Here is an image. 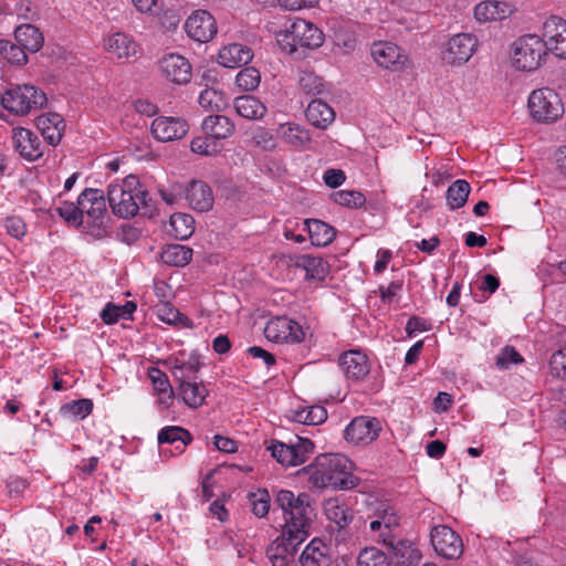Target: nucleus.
Segmentation results:
<instances>
[{
    "mask_svg": "<svg viewBox=\"0 0 566 566\" xmlns=\"http://www.w3.org/2000/svg\"><path fill=\"white\" fill-rule=\"evenodd\" d=\"M547 54L539 35L525 34L513 43L512 65L518 71L533 72L545 62Z\"/></svg>",
    "mask_w": 566,
    "mask_h": 566,
    "instance_id": "nucleus-5",
    "label": "nucleus"
},
{
    "mask_svg": "<svg viewBox=\"0 0 566 566\" xmlns=\"http://www.w3.org/2000/svg\"><path fill=\"white\" fill-rule=\"evenodd\" d=\"M551 374L560 379H566V348L555 352L549 359Z\"/></svg>",
    "mask_w": 566,
    "mask_h": 566,
    "instance_id": "nucleus-57",
    "label": "nucleus"
},
{
    "mask_svg": "<svg viewBox=\"0 0 566 566\" xmlns=\"http://www.w3.org/2000/svg\"><path fill=\"white\" fill-rule=\"evenodd\" d=\"M371 56L380 67L391 72H401L410 66L408 54L392 42L379 41L373 43Z\"/></svg>",
    "mask_w": 566,
    "mask_h": 566,
    "instance_id": "nucleus-9",
    "label": "nucleus"
},
{
    "mask_svg": "<svg viewBox=\"0 0 566 566\" xmlns=\"http://www.w3.org/2000/svg\"><path fill=\"white\" fill-rule=\"evenodd\" d=\"M0 56L11 64L22 65L28 61L27 51L17 42L0 40Z\"/></svg>",
    "mask_w": 566,
    "mask_h": 566,
    "instance_id": "nucleus-46",
    "label": "nucleus"
},
{
    "mask_svg": "<svg viewBox=\"0 0 566 566\" xmlns=\"http://www.w3.org/2000/svg\"><path fill=\"white\" fill-rule=\"evenodd\" d=\"M98 195V189L86 188L77 198V209L81 211L82 220L90 214V203L93 201V197Z\"/></svg>",
    "mask_w": 566,
    "mask_h": 566,
    "instance_id": "nucleus-60",
    "label": "nucleus"
},
{
    "mask_svg": "<svg viewBox=\"0 0 566 566\" xmlns=\"http://www.w3.org/2000/svg\"><path fill=\"white\" fill-rule=\"evenodd\" d=\"M297 83L305 94L318 95L324 90L323 78L312 71H301Z\"/></svg>",
    "mask_w": 566,
    "mask_h": 566,
    "instance_id": "nucleus-49",
    "label": "nucleus"
},
{
    "mask_svg": "<svg viewBox=\"0 0 566 566\" xmlns=\"http://www.w3.org/2000/svg\"><path fill=\"white\" fill-rule=\"evenodd\" d=\"M311 501L310 494H295L290 490H280L274 499V505L282 510L283 531L287 535L293 532L296 541H305L308 536V527L314 516Z\"/></svg>",
    "mask_w": 566,
    "mask_h": 566,
    "instance_id": "nucleus-2",
    "label": "nucleus"
},
{
    "mask_svg": "<svg viewBox=\"0 0 566 566\" xmlns=\"http://www.w3.org/2000/svg\"><path fill=\"white\" fill-rule=\"evenodd\" d=\"M195 231V220L187 213H174L169 220L168 232L177 240L188 239Z\"/></svg>",
    "mask_w": 566,
    "mask_h": 566,
    "instance_id": "nucleus-41",
    "label": "nucleus"
},
{
    "mask_svg": "<svg viewBox=\"0 0 566 566\" xmlns=\"http://www.w3.org/2000/svg\"><path fill=\"white\" fill-rule=\"evenodd\" d=\"M15 41L30 52H38L43 45V35L40 30L32 24H21L14 30Z\"/></svg>",
    "mask_w": 566,
    "mask_h": 566,
    "instance_id": "nucleus-36",
    "label": "nucleus"
},
{
    "mask_svg": "<svg viewBox=\"0 0 566 566\" xmlns=\"http://www.w3.org/2000/svg\"><path fill=\"white\" fill-rule=\"evenodd\" d=\"M48 102L45 93L31 84L13 85L1 94V105L17 116L42 108Z\"/></svg>",
    "mask_w": 566,
    "mask_h": 566,
    "instance_id": "nucleus-3",
    "label": "nucleus"
},
{
    "mask_svg": "<svg viewBox=\"0 0 566 566\" xmlns=\"http://www.w3.org/2000/svg\"><path fill=\"white\" fill-rule=\"evenodd\" d=\"M4 227L11 237L19 240H21L27 233V224L22 218L18 216L7 217L4 220Z\"/></svg>",
    "mask_w": 566,
    "mask_h": 566,
    "instance_id": "nucleus-59",
    "label": "nucleus"
},
{
    "mask_svg": "<svg viewBox=\"0 0 566 566\" xmlns=\"http://www.w3.org/2000/svg\"><path fill=\"white\" fill-rule=\"evenodd\" d=\"M353 462L338 453L319 454L304 467L300 473L307 475L308 483L316 489L334 488L350 490L358 485L359 479L353 474Z\"/></svg>",
    "mask_w": 566,
    "mask_h": 566,
    "instance_id": "nucleus-1",
    "label": "nucleus"
},
{
    "mask_svg": "<svg viewBox=\"0 0 566 566\" xmlns=\"http://www.w3.org/2000/svg\"><path fill=\"white\" fill-rule=\"evenodd\" d=\"M513 7L505 1L486 0L474 8V17L479 22L501 21L510 17Z\"/></svg>",
    "mask_w": 566,
    "mask_h": 566,
    "instance_id": "nucleus-22",
    "label": "nucleus"
},
{
    "mask_svg": "<svg viewBox=\"0 0 566 566\" xmlns=\"http://www.w3.org/2000/svg\"><path fill=\"white\" fill-rule=\"evenodd\" d=\"M523 360L522 355L513 346L507 345L496 356L495 365L500 369H509L512 364H520Z\"/></svg>",
    "mask_w": 566,
    "mask_h": 566,
    "instance_id": "nucleus-56",
    "label": "nucleus"
},
{
    "mask_svg": "<svg viewBox=\"0 0 566 566\" xmlns=\"http://www.w3.org/2000/svg\"><path fill=\"white\" fill-rule=\"evenodd\" d=\"M541 38L547 53L566 60V20L564 18L548 17L543 23Z\"/></svg>",
    "mask_w": 566,
    "mask_h": 566,
    "instance_id": "nucleus-11",
    "label": "nucleus"
},
{
    "mask_svg": "<svg viewBox=\"0 0 566 566\" xmlns=\"http://www.w3.org/2000/svg\"><path fill=\"white\" fill-rule=\"evenodd\" d=\"M338 363L345 377L352 381L363 380L370 370L367 355L358 349H350L343 353Z\"/></svg>",
    "mask_w": 566,
    "mask_h": 566,
    "instance_id": "nucleus-17",
    "label": "nucleus"
},
{
    "mask_svg": "<svg viewBox=\"0 0 566 566\" xmlns=\"http://www.w3.org/2000/svg\"><path fill=\"white\" fill-rule=\"evenodd\" d=\"M252 57L253 53L249 46L241 43H231L220 50L218 62L224 67L235 69L248 64Z\"/></svg>",
    "mask_w": 566,
    "mask_h": 566,
    "instance_id": "nucleus-24",
    "label": "nucleus"
},
{
    "mask_svg": "<svg viewBox=\"0 0 566 566\" xmlns=\"http://www.w3.org/2000/svg\"><path fill=\"white\" fill-rule=\"evenodd\" d=\"M93 410V401L87 398L73 400L71 402L64 403L61 407V412L63 415H71L73 417L84 419L86 418Z\"/></svg>",
    "mask_w": 566,
    "mask_h": 566,
    "instance_id": "nucleus-53",
    "label": "nucleus"
},
{
    "mask_svg": "<svg viewBox=\"0 0 566 566\" xmlns=\"http://www.w3.org/2000/svg\"><path fill=\"white\" fill-rule=\"evenodd\" d=\"M430 541L434 552L446 559H457L463 553V542L459 534L447 525L431 528Z\"/></svg>",
    "mask_w": 566,
    "mask_h": 566,
    "instance_id": "nucleus-10",
    "label": "nucleus"
},
{
    "mask_svg": "<svg viewBox=\"0 0 566 566\" xmlns=\"http://www.w3.org/2000/svg\"><path fill=\"white\" fill-rule=\"evenodd\" d=\"M324 42L323 32L312 22L297 19L291 28L281 33L277 43L289 54H294L298 49H317Z\"/></svg>",
    "mask_w": 566,
    "mask_h": 566,
    "instance_id": "nucleus-4",
    "label": "nucleus"
},
{
    "mask_svg": "<svg viewBox=\"0 0 566 566\" xmlns=\"http://www.w3.org/2000/svg\"><path fill=\"white\" fill-rule=\"evenodd\" d=\"M202 130L206 135L219 143L221 139L231 137L235 126L233 122L223 115H209L202 120Z\"/></svg>",
    "mask_w": 566,
    "mask_h": 566,
    "instance_id": "nucleus-27",
    "label": "nucleus"
},
{
    "mask_svg": "<svg viewBox=\"0 0 566 566\" xmlns=\"http://www.w3.org/2000/svg\"><path fill=\"white\" fill-rule=\"evenodd\" d=\"M305 116L311 125L316 128L326 129L334 120L333 108L322 99H313L307 105Z\"/></svg>",
    "mask_w": 566,
    "mask_h": 566,
    "instance_id": "nucleus-32",
    "label": "nucleus"
},
{
    "mask_svg": "<svg viewBox=\"0 0 566 566\" xmlns=\"http://www.w3.org/2000/svg\"><path fill=\"white\" fill-rule=\"evenodd\" d=\"M369 530H379L380 525L397 526L400 524V516L397 511L389 505L379 506L375 513L370 516Z\"/></svg>",
    "mask_w": 566,
    "mask_h": 566,
    "instance_id": "nucleus-44",
    "label": "nucleus"
},
{
    "mask_svg": "<svg viewBox=\"0 0 566 566\" xmlns=\"http://www.w3.org/2000/svg\"><path fill=\"white\" fill-rule=\"evenodd\" d=\"M476 48L478 40L473 34H455L447 42L442 61L449 65H462L471 59Z\"/></svg>",
    "mask_w": 566,
    "mask_h": 566,
    "instance_id": "nucleus-12",
    "label": "nucleus"
},
{
    "mask_svg": "<svg viewBox=\"0 0 566 566\" xmlns=\"http://www.w3.org/2000/svg\"><path fill=\"white\" fill-rule=\"evenodd\" d=\"M264 335L271 342L291 344L301 343L305 337L302 326L286 316L270 319L265 325Z\"/></svg>",
    "mask_w": 566,
    "mask_h": 566,
    "instance_id": "nucleus-13",
    "label": "nucleus"
},
{
    "mask_svg": "<svg viewBox=\"0 0 566 566\" xmlns=\"http://www.w3.org/2000/svg\"><path fill=\"white\" fill-rule=\"evenodd\" d=\"M303 230L308 233L313 245L326 247L333 242L336 235L334 227L317 219H306L303 221Z\"/></svg>",
    "mask_w": 566,
    "mask_h": 566,
    "instance_id": "nucleus-29",
    "label": "nucleus"
},
{
    "mask_svg": "<svg viewBox=\"0 0 566 566\" xmlns=\"http://www.w3.org/2000/svg\"><path fill=\"white\" fill-rule=\"evenodd\" d=\"M261 82L260 71L253 66L242 69L235 76V83L242 91L250 92L258 88Z\"/></svg>",
    "mask_w": 566,
    "mask_h": 566,
    "instance_id": "nucleus-51",
    "label": "nucleus"
},
{
    "mask_svg": "<svg viewBox=\"0 0 566 566\" xmlns=\"http://www.w3.org/2000/svg\"><path fill=\"white\" fill-rule=\"evenodd\" d=\"M294 265L305 272V277L308 280L323 281L328 272V263L321 256L308 254L298 255L295 258Z\"/></svg>",
    "mask_w": 566,
    "mask_h": 566,
    "instance_id": "nucleus-31",
    "label": "nucleus"
},
{
    "mask_svg": "<svg viewBox=\"0 0 566 566\" xmlns=\"http://www.w3.org/2000/svg\"><path fill=\"white\" fill-rule=\"evenodd\" d=\"M151 134L159 142L182 138L189 130L188 123L179 117L160 116L151 123Z\"/></svg>",
    "mask_w": 566,
    "mask_h": 566,
    "instance_id": "nucleus-18",
    "label": "nucleus"
},
{
    "mask_svg": "<svg viewBox=\"0 0 566 566\" xmlns=\"http://www.w3.org/2000/svg\"><path fill=\"white\" fill-rule=\"evenodd\" d=\"M324 512L331 522L335 523L338 528H344L353 521V511L338 499H328L324 502Z\"/></svg>",
    "mask_w": 566,
    "mask_h": 566,
    "instance_id": "nucleus-35",
    "label": "nucleus"
},
{
    "mask_svg": "<svg viewBox=\"0 0 566 566\" xmlns=\"http://www.w3.org/2000/svg\"><path fill=\"white\" fill-rule=\"evenodd\" d=\"M160 69L164 75L176 84H186L191 78V64L179 54H168L160 60Z\"/></svg>",
    "mask_w": 566,
    "mask_h": 566,
    "instance_id": "nucleus-20",
    "label": "nucleus"
},
{
    "mask_svg": "<svg viewBox=\"0 0 566 566\" xmlns=\"http://www.w3.org/2000/svg\"><path fill=\"white\" fill-rule=\"evenodd\" d=\"M291 412L293 421L306 426H317L327 419V410L318 405L295 409Z\"/></svg>",
    "mask_w": 566,
    "mask_h": 566,
    "instance_id": "nucleus-39",
    "label": "nucleus"
},
{
    "mask_svg": "<svg viewBox=\"0 0 566 566\" xmlns=\"http://www.w3.org/2000/svg\"><path fill=\"white\" fill-rule=\"evenodd\" d=\"M14 150L25 160L35 161L44 154V147L40 138L32 130L24 127H15L11 134Z\"/></svg>",
    "mask_w": 566,
    "mask_h": 566,
    "instance_id": "nucleus-15",
    "label": "nucleus"
},
{
    "mask_svg": "<svg viewBox=\"0 0 566 566\" xmlns=\"http://www.w3.org/2000/svg\"><path fill=\"white\" fill-rule=\"evenodd\" d=\"M401 290L402 281H394L387 286L380 285L378 289L381 301L387 304L392 303Z\"/></svg>",
    "mask_w": 566,
    "mask_h": 566,
    "instance_id": "nucleus-63",
    "label": "nucleus"
},
{
    "mask_svg": "<svg viewBox=\"0 0 566 566\" xmlns=\"http://www.w3.org/2000/svg\"><path fill=\"white\" fill-rule=\"evenodd\" d=\"M190 149L195 154L211 157L221 151V145L208 135L197 136L192 138Z\"/></svg>",
    "mask_w": 566,
    "mask_h": 566,
    "instance_id": "nucleus-48",
    "label": "nucleus"
},
{
    "mask_svg": "<svg viewBox=\"0 0 566 566\" xmlns=\"http://www.w3.org/2000/svg\"><path fill=\"white\" fill-rule=\"evenodd\" d=\"M160 259L171 266H185L192 259V249L181 244H168L163 249Z\"/></svg>",
    "mask_w": 566,
    "mask_h": 566,
    "instance_id": "nucleus-38",
    "label": "nucleus"
},
{
    "mask_svg": "<svg viewBox=\"0 0 566 566\" xmlns=\"http://www.w3.org/2000/svg\"><path fill=\"white\" fill-rule=\"evenodd\" d=\"M35 125L44 140L53 147L61 143L66 128V123L62 115L52 112L38 116Z\"/></svg>",
    "mask_w": 566,
    "mask_h": 566,
    "instance_id": "nucleus-19",
    "label": "nucleus"
},
{
    "mask_svg": "<svg viewBox=\"0 0 566 566\" xmlns=\"http://www.w3.org/2000/svg\"><path fill=\"white\" fill-rule=\"evenodd\" d=\"M104 48L117 59H128L137 53L136 42L124 32H116L105 38Z\"/></svg>",
    "mask_w": 566,
    "mask_h": 566,
    "instance_id": "nucleus-28",
    "label": "nucleus"
},
{
    "mask_svg": "<svg viewBox=\"0 0 566 566\" xmlns=\"http://www.w3.org/2000/svg\"><path fill=\"white\" fill-rule=\"evenodd\" d=\"M271 455L284 467H297L304 463L314 452V443L306 438L297 437L295 443L272 441L268 447Z\"/></svg>",
    "mask_w": 566,
    "mask_h": 566,
    "instance_id": "nucleus-8",
    "label": "nucleus"
},
{
    "mask_svg": "<svg viewBox=\"0 0 566 566\" xmlns=\"http://www.w3.org/2000/svg\"><path fill=\"white\" fill-rule=\"evenodd\" d=\"M90 209L91 211L85 222L96 229L97 237H102L105 234L107 226V209L102 190L98 189V195L93 197Z\"/></svg>",
    "mask_w": 566,
    "mask_h": 566,
    "instance_id": "nucleus-33",
    "label": "nucleus"
},
{
    "mask_svg": "<svg viewBox=\"0 0 566 566\" xmlns=\"http://www.w3.org/2000/svg\"><path fill=\"white\" fill-rule=\"evenodd\" d=\"M157 440H158L159 444H164V443L172 444L177 441H180L182 444V448H185L192 441V437H191L190 432L182 427L167 426V427H164L158 432ZM180 451H184V449H181Z\"/></svg>",
    "mask_w": 566,
    "mask_h": 566,
    "instance_id": "nucleus-43",
    "label": "nucleus"
},
{
    "mask_svg": "<svg viewBox=\"0 0 566 566\" xmlns=\"http://www.w3.org/2000/svg\"><path fill=\"white\" fill-rule=\"evenodd\" d=\"M276 135L283 143L296 149L305 148L312 140L310 132L304 126L294 122L280 124Z\"/></svg>",
    "mask_w": 566,
    "mask_h": 566,
    "instance_id": "nucleus-23",
    "label": "nucleus"
},
{
    "mask_svg": "<svg viewBox=\"0 0 566 566\" xmlns=\"http://www.w3.org/2000/svg\"><path fill=\"white\" fill-rule=\"evenodd\" d=\"M157 317L169 325H184L186 326L189 322V318L179 312L175 306H172L169 302H163L157 306L156 310Z\"/></svg>",
    "mask_w": 566,
    "mask_h": 566,
    "instance_id": "nucleus-47",
    "label": "nucleus"
},
{
    "mask_svg": "<svg viewBox=\"0 0 566 566\" xmlns=\"http://www.w3.org/2000/svg\"><path fill=\"white\" fill-rule=\"evenodd\" d=\"M177 396L189 408L197 409L203 405L208 390L203 384L190 380L189 382L178 385Z\"/></svg>",
    "mask_w": 566,
    "mask_h": 566,
    "instance_id": "nucleus-34",
    "label": "nucleus"
},
{
    "mask_svg": "<svg viewBox=\"0 0 566 566\" xmlns=\"http://www.w3.org/2000/svg\"><path fill=\"white\" fill-rule=\"evenodd\" d=\"M323 179L326 186L337 188L345 181L346 176L340 169H327L324 172Z\"/></svg>",
    "mask_w": 566,
    "mask_h": 566,
    "instance_id": "nucleus-64",
    "label": "nucleus"
},
{
    "mask_svg": "<svg viewBox=\"0 0 566 566\" xmlns=\"http://www.w3.org/2000/svg\"><path fill=\"white\" fill-rule=\"evenodd\" d=\"M185 31L192 40L206 43L217 33V23L214 18L206 10H196L185 23Z\"/></svg>",
    "mask_w": 566,
    "mask_h": 566,
    "instance_id": "nucleus-16",
    "label": "nucleus"
},
{
    "mask_svg": "<svg viewBox=\"0 0 566 566\" xmlns=\"http://www.w3.org/2000/svg\"><path fill=\"white\" fill-rule=\"evenodd\" d=\"M199 105L207 111L220 112L228 106V98L224 93L216 88H205L198 98Z\"/></svg>",
    "mask_w": 566,
    "mask_h": 566,
    "instance_id": "nucleus-45",
    "label": "nucleus"
},
{
    "mask_svg": "<svg viewBox=\"0 0 566 566\" xmlns=\"http://www.w3.org/2000/svg\"><path fill=\"white\" fill-rule=\"evenodd\" d=\"M252 512L256 517H264L270 510V495L266 490H259L250 494Z\"/></svg>",
    "mask_w": 566,
    "mask_h": 566,
    "instance_id": "nucleus-55",
    "label": "nucleus"
},
{
    "mask_svg": "<svg viewBox=\"0 0 566 566\" xmlns=\"http://www.w3.org/2000/svg\"><path fill=\"white\" fill-rule=\"evenodd\" d=\"M304 541H296L294 538V533L291 535L286 534V531L282 530V534L277 537L266 549V554H275L281 556H286V558L294 560V557L297 553V547Z\"/></svg>",
    "mask_w": 566,
    "mask_h": 566,
    "instance_id": "nucleus-37",
    "label": "nucleus"
},
{
    "mask_svg": "<svg viewBox=\"0 0 566 566\" xmlns=\"http://www.w3.org/2000/svg\"><path fill=\"white\" fill-rule=\"evenodd\" d=\"M397 528V526L380 525L379 530H369V535L373 541L381 543L387 547L388 545H392V542L396 539L395 531Z\"/></svg>",
    "mask_w": 566,
    "mask_h": 566,
    "instance_id": "nucleus-58",
    "label": "nucleus"
},
{
    "mask_svg": "<svg viewBox=\"0 0 566 566\" xmlns=\"http://www.w3.org/2000/svg\"><path fill=\"white\" fill-rule=\"evenodd\" d=\"M381 431V422L374 417L360 416L354 418L345 428L344 437L353 444H369Z\"/></svg>",
    "mask_w": 566,
    "mask_h": 566,
    "instance_id": "nucleus-14",
    "label": "nucleus"
},
{
    "mask_svg": "<svg viewBox=\"0 0 566 566\" xmlns=\"http://www.w3.org/2000/svg\"><path fill=\"white\" fill-rule=\"evenodd\" d=\"M139 180L136 176L129 175L122 182L109 184L107 199L114 214L120 218L134 217L139 211L136 192Z\"/></svg>",
    "mask_w": 566,
    "mask_h": 566,
    "instance_id": "nucleus-6",
    "label": "nucleus"
},
{
    "mask_svg": "<svg viewBox=\"0 0 566 566\" xmlns=\"http://www.w3.org/2000/svg\"><path fill=\"white\" fill-rule=\"evenodd\" d=\"M148 377L151 380L155 391H163L171 387L168 376L159 368L150 367L148 369Z\"/></svg>",
    "mask_w": 566,
    "mask_h": 566,
    "instance_id": "nucleus-62",
    "label": "nucleus"
},
{
    "mask_svg": "<svg viewBox=\"0 0 566 566\" xmlns=\"http://www.w3.org/2000/svg\"><path fill=\"white\" fill-rule=\"evenodd\" d=\"M471 191L470 184L464 179H458L453 181L446 195L447 205L451 210L462 208L467 201Z\"/></svg>",
    "mask_w": 566,
    "mask_h": 566,
    "instance_id": "nucleus-40",
    "label": "nucleus"
},
{
    "mask_svg": "<svg viewBox=\"0 0 566 566\" xmlns=\"http://www.w3.org/2000/svg\"><path fill=\"white\" fill-rule=\"evenodd\" d=\"M57 214L67 223L74 227H80L84 223L82 220L81 211L77 209V205L70 201H64L56 209Z\"/></svg>",
    "mask_w": 566,
    "mask_h": 566,
    "instance_id": "nucleus-54",
    "label": "nucleus"
},
{
    "mask_svg": "<svg viewBox=\"0 0 566 566\" xmlns=\"http://www.w3.org/2000/svg\"><path fill=\"white\" fill-rule=\"evenodd\" d=\"M532 118L537 123H554L564 114L560 96L552 88L534 90L527 101Z\"/></svg>",
    "mask_w": 566,
    "mask_h": 566,
    "instance_id": "nucleus-7",
    "label": "nucleus"
},
{
    "mask_svg": "<svg viewBox=\"0 0 566 566\" xmlns=\"http://www.w3.org/2000/svg\"><path fill=\"white\" fill-rule=\"evenodd\" d=\"M136 308V304L130 301L126 302L124 305H115L113 303H107L106 306L101 312V319L105 324H114L119 318L128 319L132 317Z\"/></svg>",
    "mask_w": 566,
    "mask_h": 566,
    "instance_id": "nucleus-42",
    "label": "nucleus"
},
{
    "mask_svg": "<svg viewBox=\"0 0 566 566\" xmlns=\"http://www.w3.org/2000/svg\"><path fill=\"white\" fill-rule=\"evenodd\" d=\"M387 548L399 566H416L421 559L419 548L408 539H395L392 545H388Z\"/></svg>",
    "mask_w": 566,
    "mask_h": 566,
    "instance_id": "nucleus-26",
    "label": "nucleus"
},
{
    "mask_svg": "<svg viewBox=\"0 0 566 566\" xmlns=\"http://www.w3.org/2000/svg\"><path fill=\"white\" fill-rule=\"evenodd\" d=\"M301 566H333L329 547L318 538L306 545L300 556Z\"/></svg>",
    "mask_w": 566,
    "mask_h": 566,
    "instance_id": "nucleus-25",
    "label": "nucleus"
},
{
    "mask_svg": "<svg viewBox=\"0 0 566 566\" xmlns=\"http://www.w3.org/2000/svg\"><path fill=\"white\" fill-rule=\"evenodd\" d=\"M332 199L335 203L349 208H358L366 202L365 196L356 190L336 191L332 195Z\"/></svg>",
    "mask_w": 566,
    "mask_h": 566,
    "instance_id": "nucleus-52",
    "label": "nucleus"
},
{
    "mask_svg": "<svg viewBox=\"0 0 566 566\" xmlns=\"http://www.w3.org/2000/svg\"><path fill=\"white\" fill-rule=\"evenodd\" d=\"M233 106L239 116L250 120H260L268 112L264 103L253 95H242L234 98Z\"/></svg>",
    "mask_w": 566,
    "mask_h": 566,
    "instance_id": "nucleus-30",
    "label": "nucleus"
},
{
    "mask_svg": "<svg viewBox=\"0 0 566 566\" xmlns=\"http://www.w3.org/2000/svg\"><path fill=\"white\" fill-rule=\"evenodd\" d=\"M185 198L188 205L199 211H209L213 206V195L211 188L201 180H192L185 189Z\"/></svg>",
    "mask_w": 566,
    "mask_h": 566,
    "instance_id": "nucleus-21",
    "label": "nucleus"
},
{
    "mask_svg": "<svg viewBox=\"0 0 566 566\" xmlns=\"http://www.w3.org/2000/svg\"><path fill=\"white\" fill-rule=\"evenodd\" d=\"M137 203H139V211L143 216H151L155 211V203L149 193L142 189L140 185L137 187L136 192Z\"/></svg>",
    "mask_w": 566,
    "mask_h": 566,
    "instance_id": "nucleus-61",
    "label": "nucleus"
},
{
    "mask_svg": "<svg viewBox=\"0 0 566 566\" xmlns=\"http://www.w3.org/2000/svg\"><path fill=\"white\" fill-rule=\"evenodd\" d=\"M357 566H390L387 555L376 547H366L357 557Z\"/></svg>",
    "mask_w": 566,
    "mask_h": 566,
    "instance_id": "nucleus-50",
    "label": "nucleus"
}]
</instances>
